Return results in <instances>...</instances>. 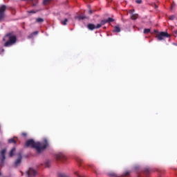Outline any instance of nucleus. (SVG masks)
<instances>
[{
	"label": "nucleus",
	"mask_w": 177,
	"mask_h": 177,
	"mask_svg": "<svg viewBox=\"0 0 177 177\" xmlns=\"http://www.w3.org/2000/svg\"><path fill=\"white\" fill-rule=\"evenodd\" d=\"M175 19V15H171L169 17V20H174Z\"/></svg>",
	"instance_id": "obj_25"
},
{
	"label": "nucleus",
	"mask_w": 177,
	"mask_h": 177,
	"mask_svg": "<svg viewBox=\"0 0 177 177\" xmlns=\"http://www.w3.org/2000/svg\"><path fill=\"white\" fill-rule=\"evenodd\" d=\"M129 175V171H127L124 174V176H128Z\"/></svg>",
	"instance_id": "obj_29"
},
{
	"label": "nucleus",
	"mask_w": 177,
	"mask_h": 177,
	"mask_svg": "<svg viewBox=\"0 0 177 177\" xmlns=\"http://www.w3.org/2000/svg\"><path fill=\"white\" fill-rule=\"evenodd\" d=\"M37 12H39V10H30V11H28V13H37Z\"/></svg>",
	"instance_id": "obj_24"
},
{
	"label": "nucleus",
	"mask_w": 177,
	"mask_h": 177,
	"mask_svg": "<svg viewBox=\"0 0 177 177\" xmlns=\"http://www.w3.org/2000/svg\"><path fill=\"white\" fill-rule=\"evenodd\" d=\"M50 2V0H44L43 3L44 5H48Z\"/></svg>",
	"instance_id": "obj_23"
},
{
	"label": "nucleus",
	"mask_w": 177,
	"mask_h": 177,
	"mask_svg": "<svg viewBox=\"0 0 177 177\" xmlns=\"http://www.w3.org/2000/svg\"><path fill=\"white\" fill-rule=\"evenodd\" d=\"M55 158H56V160H57V161H62V162H64V161H66L67 160V158L63 153L57 154L55 156Z\"/></svg>",
	"instance_id": "obj_6"
},
{
	"label": "nucleus",
	"mask_w": 177,
	"mask_h": 177,
	"mask_svg": "<svg viewBox=\"0 0 177 177\" xmlns=\"http://www.w3.org/2000/svg\"><path fill=\"white\" fill-rule=\"evenodd\" d=\"M113 21H114V19L111 18V17H109L106 19V23H113Z\"/></svg>",
	"instance_id": "obj_18"
},
{
	"label": "nucleus",
	"mask_w": 177,
	"mask_h": 177,
	"mask_svg": "<svg viewBox=\"0 0 177 177\" xmlns=\"http://www.w3.org/2000/svg\"><path fill=\"white\" fill-rule=\"evenodd\" d=\"M58 177H68V176H67V175H66L65 174L60 173V174L58 175Z\"/></svg>",
	"instance_id": "obj_22"
},
{
	"label": "nucleus",
	"mask_w": 177,
	"mask_h": 177,
	"mask_svg": "<svg viewBox=\"0 0 177 177\" xmlns=\"http://www.w3.org/2000/svg\"><path fill=\"white\" fill-rule=\"evenodd\" d=\"M101 26H104V24H107V20L106 19H104L102 20L100 22Z\"/></svg>",
	"instance_id": "obj_19"
},
{
	"label": "nucleus",
	"mask_w": 177,
	"mask_h": 177,
	"mask_svg": "<svg viewBox=\"0 0 177 177\" xmlns=\"http://www.w3.org/2000/svg\"><path fill=\"white\" fill-rule=\"evenodd\" d=\"M174 34H176V35H177V30L174 31Z\"/></svg>",
	"instance_id": "obj_33"
},
{
	"label": "nucleus",
	"mask_w": 177,
	"mask_h": 177,
	"mask_svg": "<svg viewBox=\"0 0 177 177\" xmlns=\"http://www.w3.org/2000/svg\"><path fill=\"white\" fill-rule=\"evenodd\" d=\"M21 175H23V172H21Z\"/></svg>",
	"instance_id": "obj_36"
},
{
	"label": "nucleus",
	"mask_w": 177,
	"mask_h": 177,
	"mask_svg": "<svg viewBox=\"0 0 177 177\" xmlns=\"http://www.w3.org/2000/svg\"><path fill=\"white\" fill-rule=\"evenodd\" d=\"M23 136H27V133H22Z\"/></svg>",
	"instance_id": "obj_31"
},
{
	"label": "nucleus",
	"mask_w": 177,
	"mask_h": 177,
	"mask_svg": "<svg viewBox=\"0 0 177 177\" xmlns=\"http://www.w3.org/2000/svg\"><path fill=\"white\" fill-rule=\"evenodd\" d=\"M87 28H88V30H91L92 31V30H95V24H88L87 25Z\"/></svg>",
	"instance_id": "obj_9"
},
{
	"label": "nucleus",
	"mask_w": 177,
	"mask_h": 177,
	"mask_svg": "<svg viewBox=\"0 0 177 177\" xmlns=\"http://www.w3.org/2000/svg\"><path fill=\"white\" fill-rule=\"evenodd\" d=\"M113 32H121V28H120V26H115Z\"/></svg>",
	"instance_id": "obj_12"
},
{
	"label": "nucleus",
	"mask_w": 177,
	"mask_h": 177,
	"mask_svg": "<svg viewBox=\"0 0 177 177\" xmlns=\"http://www.w3.org/2000/svg\"><path fill=\"white\" fill-rule=\"evenodd\" d=\"M151 172V171L149 169H145V170H144V174H145V175H146V176H149L150 175Z\"/></svg>",
	"instance_id": "obj_11"
},
{
	"label": "nucleus",
	"mask_w": 177,
	"mask_h": 177,
	"mask_svg": "<svg viewBox=\"0 0 177 177\" xmlns=\"http://www.w3.org/2000/svg\"><path fill=\"white\" fill-rule=\"evenodd\" d=\"M21 158H22L21 153H19L18 158L17 159V160L15 162V167H18L19 164H20V162H21Z\"/></svg>",
	"instance_id": "obj_8"
},
{
	"label": "nucleus",
	"mask_w": 177,
	"mask_h": 177,
	"mask_svg": "<svg viewBox=\"0 0 177 177\" xmlns=\"http://www.w3.org/2000/svg\"><path fill=\"white\" fill-rule=\"evenodd\" d=\"M43 21H44V19H42V18H37L36 19L37 23H43Z\"/></svg>",
	"instance_id": "obj_20"
},
{
	"label": "nucleus",
	"mask_w": 177,
	"mask_h": 177,
	"mask_svg": "<svg viewBox=\"0 0 177 177\" xmlns=\"http://www.w3.org/2000/svg\"><path fill=\"white\" fill-rule=\"evenodd\" d=\"M88 13L89 15H92V13H93V11H92V10H89Z\"/></svg>",
	"instance_id": "obj_30"
},
{
	"label": "nucleus",
	"mask_w": 177,
	"mask_h": 177,
	"mask_svg": "<svg viewBox=\"0 0 177 177\" xmlns=\"http://www.w3.org/2000/svg\"><path fill=\"white\" fill-rule=\"evenodd\" d=\"M6 9H8V7L6 6H0V23L4 21L5 19L6 18V14H5V12H6Z\"/></svg>",
	"instance_id": "obj_4"
},
{
	"label": "nucleus",
	"mask_w": 177,
	"mask_h": 177,
	"mask_svg": "<svg viewBox=\"0 0 177 177\" xmlns=\"http://www.w3.org/2000/svg\"><path fill=\"white\" fill-rule=\"evenodd\" d=\"M49 146V142L46 138L43 140L42 142H36L33 139L28 140L25 144V147H31L32 149H35L37 153H41L46 150V149Z\"/></svg>",
	"instance_id": "obj_1"
},
{
	"label": "nucleus",
	"mask_w": 177,
	"mask_h": 177,
	"mask_svg": "<svg viewBox=\"0 0 177 177\" xmlns=\"http://www.w3.org/2000/svg\"><path fill=\"white\" fill-rule=\"evenodd\" d=\"M3 41H6L3 46L6 48H9V46H12L15 45L17 41V37L15 35V32H10L6 34L4 36Z\"/></svg>",
	"instance_id": "obj_2"
},
{
	"label": "nucleus",
	"mask_w": 177,
	"mask_h": 177,
	"mask_svg": "<svg viewBox=\"0 0 177 177\" xmlns=\"http://www.w3.org/2000/svg\"><path fill=\"white\" fill-rule=\"evenodd\" d=\"M77 19L79 20H84V19H86V16L80 15V16L77 17Z\"/></svg>",
	"instance_id": "obj_16"
},
{
	"label": "nucleus",
	"mask_w": 177,
	"mask_h": 177,
	"mask_svg": "<svg viewBox=\"0 0 177 177\" xmlns=\"http://www.w3.org/2000/svg\"><path fill=\"white\" fill-rule=\"evenodd\" d=\"M8 143H14V145H16L17 141L15 138H11L8 140Z\"/></svg>",
	"instance_id": "obj_14"
},
{
	"label": "nucleus",
	"mask_w": 177,
	"mask_h": 177,
	"mask_svg": "<svg viewBox=\"0 0 177 177\" xmlns=\"http://www.w3.org/2000/svg\"><path fill=\"white\" fill-rule=\"evenodd\" d=\"M15 151H16V148H15V147L12 148V149L10 151L9 156H10V157H13V156H15Z\"/></svg>",
	"instance_id": "obj_10"
},
{
	"label": "nucleus",
	"mask_w": 177,
	"mask_h": 177,
	"mask_svg": "<svg viewBox=\"0 0 177 177\" xmlns=\"http://www.w3.org/2000/svg\"><path fill=\"white\" fill-rule=\"evenodd\" d=\"M131 12H135V10H132Z\"/></svg>",
	"instance_id": "obj_34"
},
{
	"label": "nucleus",
	"mask_w": 177,
	"mask_h": 177,
	"mask_svg": "<svg viewBox=\"0 0 177 177\" xmlns=\"http://www.w3.org/2000/svg\"><path fill=\"white\" fill-rule=\"evenodd\" d=\"M136 3H142V0H136Z\"/></svg>",
	"instance_id": "obj_27"
},
{
	"label": "nucleus",
	"mask_w": 177,
	"mask_h": 177,
	"mask_svg": "<svg viewBox=\"0 0 177 177\" xmlns=\"http://www.w3.org/2000/svg\"><path fill=\"white\" fill-rule=\"evenodd\" d=\"M21 1H30L31 2L33 3V6H37V2H38V0H21ZM34 2H36V3H34Z\"/></svg>",
	"instance_id": "obj_17"
},
{
	"label": "nucleus",
	"mask_w": 177,
	"mask_h": 177,
	"mask_svg": "<svg viewBox=\"0 0 177 177\" xmlns=\"http://www.w3.org/2000/svg\"><path fill=\"white\" fill-rule=\"evenodd\" d=\"M155 34L156 35V38L158 39V41H162L164 38H169L171 35L168 34L167 32H160L158 33V30H154Z\"/></svg>",
	"instance_id": "obj_3"
},
{
	"label": "nucleus",
	"mask_w": 177,
	"mask_h": 177,
	"mask_svg": "<svg viewBox=\"0 0 177 177\" xmlns=\"http://www.w3.org/2000/svg\"><path fill=\"white\" fill-rule=\"evenodd\" d=\"M1 172H0V176H1Z\"/></svg>",
	"instance_id": "obj_35"
},
{
	"label": "nucleus",
	"mask_w": 177,
	"mask_h": 177,
	"mask_svg": "<svg viewBox=\"0 0 177 177\" xmlns=\"http://www.w3.org/2000/svg\"><path fill=\"white\" fill-rule=\"evenodd\" d=\"M138 14H132L131 16V19L132 20H136V19H138Z\"/></svg>",
	"instance_id": "obj_13"
},
{
	"label": "nucleus",
	"mask_w": 177,
	"mask_h": 177,
	"mask_svg": "<svg viewBox=\"0 0 177 177\" xmlns=\"http://www.w3.org/2000/svg\"><path fill=\"white\" fill-rule=\"evenodd\" d=\"M26 175L28 177H34L37 175V171L32 168H29L28 171H26Z\"/></svg>",
	"instance_id": "obj_7"
},
{
	"label": "nucleus",
	"mask_w": 177,
	"mask_h": 177,
	"mask_svg": "<svg viewBox=\"0 0 177 177\" xmlns=\"http://www.w3.org/2000/svg\"><path fill=\"white\" fill-rule=\"evenodd\" d=\"M38 34V31H35L32 33V35H37Z\"/></svg>",
	"instance_id": "obj_28"
},
{
	"label": "nucleus",
	"mask_w": 177,
	"mask_h": 177,
	"mask_svg": "<svg viewBox=\"0 0 177 177\" xmlns=\"http://www.w3.org/2000/svg\"><path fill=\"white\" fill-rule=\"evenodd\" d=\"M75 175H77V176L81 177L80 176L78 175V172H75Z\"/></svg>",
	"instance_id": "obj_32"
},
{
	"label": "nucleus",
	"mask_w": 177,
	"mask_h": 177,
	"mask_svg": "<svg viewBox=\"0 0 177 177\" xmlns=\"http://www.w3.org/2000/svg\"><path fill=\"white\" fill-rule=\"evenodd\" d=\"M68 21V19H65L64 21H61V24H62V26H66Z\"/></svg>",
	"instance_id": "obj_15"
},
{
	"label": "nucleus",
	"mask_w": 177,
	"mask_h": 177,
	"mask_svg": "<svg viewBox=\"0 0 177 177\" xmlns=\"http://www.w3.org/2000/svg\"><path fill=\"white\" fill-rule=\"evenodd\" d=\"M100 27H102V24H97V26H95V28H100Z\"/></svg>",
	"instance_id": "obj_26"
},
{
	"label": "nucleus",
	"mask_w": 177,
	"mask_h": 177,
	"mask_svg": "<svg viewBox=\"0 0 177 177\" xmlns=\"http://www.w3.org/2000/svg\"><path fill=\"white\" fill-rule=\"evenodd\" d=\"M149 32H150V29L149 28L144 29V34H149Z\"/></svg>",
	"instance_id": "obj_21"
},
{
	"label": "nucleus",
	"mask_w": 177,
	"mask_h": 177,
	"mask_svg": "<svg viewBox=\"0 0 177 177\" xmlns=\"http://www.w3.org/2000/svg\"><path fill=\"white\" fill-rule=\"evenodd\" d=\"M6 148L0 151V167H3L5 164V160H6Z\"/></svg>",
	"instance_id": "obj_5"
}]
</instances>
